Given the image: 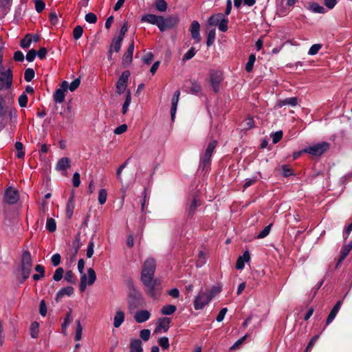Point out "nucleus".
I'll list each match as a JSON object with an SVG mask.
<instances>
[{
    "label": "nucleus",
    "instance_id": "f257e3e1",
    "mask_svg": "<svg viewBox=\"0 0 352 352\" xmlns=\"http://www.w3.org/2000/svg\"><path fill=\"white\" fill-rule=\"evenodd\" d=\"M156 268V262L153 258H148L144 263L142 272L141 281L146 287V292L153 298L160 296V288L157 280L154 279V273Z\"/></svg>",
    "mask_w": 352,
    "mask_h": 352
},
{
    "label": "nucleus",
    "instance_id": "f03ea898",
    "mask_svg": "<svg viewBox=\"0 0 352 352\" xmlns=\"http://www.w3.org/2000/svg\"><path fill=\"white\" fill-rule=\"evenodd\" d=\"M141 21L153 25H156L160 31L164 32L167 29H171L175 27L179 22V18L176 15H171L166 18H164L161 16L148 14L144 15L142 17Z\"/></svg>",
    "mask_w": 352,
    "mask_h": 352
},
{
    "label": "nucleus",
    "instance_id": "7ed1b4c3",
    "mask_svg": "<svg viewBox=\"0 0 352 352\" xmlns=\"http://www.w3.org/2000/svg\"><path fill=\"white\" fill-rule=\"evenodd\" d=\"M128 309L130 313H132L138 307H143L145 302L142 294L137 289L131 280L128 282Z\"/></svg>",
    "mask_w": 352,
    "mask_h": 352
},
{
    "label": "nucleus",
    "instance_id": "20e7f679",
    "mask_svg": "<svg viewBox=\"0 0 352 352\" xmlns=\"http://www.w3.org/2000/svg\"><path fill=\"white\" fill-rule=\"evenodd\" d=\"M21 267L22 272V280L21 282L23 283L29 277L32 267V261L29 251H25L23 253Z\"/></svg>",
    "mask_w": 352,
    "mask_h": 352
},
{
    "label": "nucleus",
    "instance_id": "39448f33",
    "mask_svg": "<svg viewBox=\"0 0 352 352\" xmlns=\"http://www.w3.org/2000/svg\"><path fill=\"white\" fill-rule=\"evenodd\" d=\"M12 72L10 68L6 69L0 67V90L8 89L12 85Z\"/></svg>",
    "mask_w": 352,
    "mask_h": 352
},
{
    "label": "nucleus",
    "instance_id": "423d86ee",
    "mask_svg": "<svg viewBox=\"0 0 352 352\" xmlns=\"http://www.w3.org/2000/svg\"><path fill=\"white\" fill-rule=\"evenodd\" d=\"M80 275L79 289L80 292H82L85 290L87 285H92L94 283L96 279V275L95 271L92 268H89L87 270V274L82 272Z\"/></svg>",
    "mask_w": 352,
    "mask_h": 352
},
{
    "label": "nucleus",
    "instance_id": "0eeeda50",
    "mask_svg": "<svg viewBox=\"0 0 352 352\" xmlns=\"http://www.w3.org/2000/svg\"><path fill=\"white\" fill-rule=\"evenodd\" d=\"M201 204V200L197 195L195 193L190 195L188 199L186 211L188 213V217L192 218L195 214L197 207Z\"/></svg>",
    "mask_w": 352,
    "mask_h": 352
},
{
    "label": "nucleus",
    "instance_id": "6e6552de",
    "mask_svg": "<svg viewBox=\"0 0 352 352\" xmlns=\"http://www.w3.org/2000/svg\"><path fill=\"white\" fill-rule=\"evenodd\" d=\"M329 148V144L322 142L305 148L303 151L315 156H320Z\"/></svg>",
    "mask_w": 352,
    "mask_h": 352
},
{
    "label": "nucleus",
    "instance_id": "1a4fd4ad",
    "mask_svg": "<svg viewBox=\"0 0 352 352\" xmlns=\"http://www.w3.org/2000/svg\"><path fill=\"white\" fill-rule=\"evenodd\" d=\"M212 299V295L201 290L194 300V308L196 310L202 309Z\"/></svg>",
    "mask_w": 352,
    "mask_h": 352
},
{
    "label": "nucleus",
    "instance_id": "9d476101",
    "mask_svg": "<svg viewBox=\"0 0 352 352\" xmlns=\"http://www.w3.org/2000/svg\"><path fill=\"white\" fill-rule=\"evenodd\" d=\"M129 76L130 72L129 70H125L122 73L116 83V93L118 94L121 95L125 91Z\"/></svg>",
    "mask_w": 352,
    "mask_h": 352
},
{
    "label": "nucleus",
    "instance_id": "9b49d317",
    "mask_svg": "<svg viewBox=\"0 0 352 352\" xmlns=\"http://www.w3.org/2000/svg\"><path fill=\"white\" fill-rule=\"evenodd\" d=\"M68 89V82L66 80L62 82L60 87L56 89L53 98L56 103H62L65 97V92Z\"/></svg>",
    "mask_w": 352,
    "mask_h": 352
},
{
    "label": "nucleus",
    "instance_id": "f8f14e48",
    "mask_svg": "<svg viewBox=\"0 0 352 352\" xmlns=\"http://www.w3.org/2000/svg\"><path fill=\"white\" fill-rule=\"evenodd\" d=\"M210 83L214 92H217L219 89L223 78L222 73L220 71H212L210 74Z\"/></svg>",
    "mask_w": 352,
    "mask_h": 352
},
{
    "label": "nucleus",
    "instance_id": "ddd939ff",
    "mask_svg": "<svg viewBox=\"0 0 352 352\" xmlns=\"http://www.w3.org/2000/svg\"><path fill=\"white\" fill-rule=\"evenodd\" d=\"M19 198V197L17 190L12 188H9L6 190L4 197L6 202L9 204H14L18 201Z\"/></svg>",
    "mask_w": 352,
    "mask_h": 352
},
{
    "label": "nucleus",
    "instance_id": "4468645a",
    "mask_svg": "<svg viewBox=\"0 0 352 352\" xmlns=\"http://www.w3.org/2000/svg\"><path fill=\"white\" fill-rule=\"evenodd\" d=\"M199 31V23L197 21H193L190 25V32L191 33L192 38L195 41L196 43L200 42L201 39Z\"/></svg>",
    "mask_w": 352,
    "mask_h": 352
},
{
    "label": "nucleus",
    "instance_id": "2eb2a0df",
    "mask_svg": "<svg viewBox=\"0 0 352 352\" xmlns=\"http://www.w3.org/2000/svg\"><path fill=\"white\" fill-rule=\"evenodd\" d=\"M134 50V41L132 40L129 44L127 51L124 53L122 57V63L124 65H129L131 63L133 60V54Z\"/></svg>",
    "mask_w": 352,
    "mask_h": 352
},
{
    "label": "nucleus",
    "instance_id": "dca6fc26",
    "mask_svg": "<svg viewBox=\"0 0 352 352\" xmlns=\"http://www.w3.org/2000/svg\"><path fill=\"white\" fill-rule=\"evenodd\" d=\"M133 317L136 322L142 323L147 321L150 318L151 314L148 310H140L135 313Z\"/></svg>",
    "mask_w": 352,
    "mask_h": 352
},
{
    "label": "nucleus",
    "instance_id": "f3484780",
    "mask_svg": "<svg viewBox=\"0 0 352 352\" xmlns=\"http://www.w3.org/2000/svg\"><path fill=\"white\" fill-rule=\"evenodd\" d=\"M6 113L7 108L6 106V100L0 94V131L6 126V122H4L3 117L6 116Z\"/></svg>",
    "mask_w": 352,
    "mask_h": 352
},
{
    "label": "nucleus",
    "instance_id": "a211bd4d",
    "mask_svg": "<svg viewBox=\"0 0 352 352\" xmlns=\"http://www.w3.org/2000/svg\"><path fill=\"white\" fill-rule=\"evenodd\" d=\"M180 96V91L179 90H177L172 98L171 100V109H170V116H171V120L172 121L174 120L176 111H177V107L179 102V98Z\"/></svg>",
    "mask_w": 352,
    "mask_h": 352
},
{
    "label": "nucleus",
    "instance_id": "6ab92c4d",
    "mask_svg": "<svg viewBox=\"0 0 352 352\" xmlns=\"http://www.w3.org/2000/svg\"><path fill=\"white\" fill-rule=\"evenodd\" d=\"M170 320L168 318H162L157 321V326L155 330V333H158L163 329L164 332H166L169 329V324Z\"/></svg>",
    "mask_w": 352,
    "mask_h": 352
},
{
    "label": "nucleus",
    "instance_id": "aec40b11",
    "mask_svg": "<svg viewBox=\"0 0 352 352\" xmlns=\"http://www.w3.org/2000/svg\"><path fill=\"white\" fill-rule=\"evenodd\" d=\"M124 318L125 315L124 311L121 310L116 311V314L113 317V327L115 328L120 327L124 321Z\"/></svg>",
    "mask_w": 352,
    "mask_h": 352
},
{
    "label": "nucleus",
    "instance_id": "412c9836",
    "mask_svg": "<svg viewBox=\"0 0 352 352\" xmlns=\"http://www.w3.org/2000/svg\"><path fill=\"white\" fill-rule=\"evenodd\" d=\"M342 305V301L339 300L336 302V304L334 305L331 311H330L327 319V324H330L336 318L338 311L340 310V308Z\"/></svg>",
    "mask_w": 352,
    "mask_h": 352
},
{
    "label": "nucleus",
    "instance_id": "4be33fe9",
    "mask_svg": "<svg viewBox=\"0 0 352 352\" xmlns=\"http://www.w3.org/2000/svg\"><path fill=\"white\" fill-rule=\"evenodd\" d=\"M351 249H352V241L348 245H345L342 247V248L341 250V252H340V256L338 261L336 267H338L342 262V261L346 257V256L348 255L349 252L351 250Z\"/></svg>",
    "mask_w": 352,
    "mask_h": 352
},
{
    "label": "nucleus",
    "instance_id": "5701e85b",
    "mask_svg": "<svg viewBox=\"0 0 352 352\" xmlns=\"http://www.w3.org/2000/svg\"><path fill=\"white\" fill-rule=\"evenodd\" d=\"M70 167V160L68 157L60 159L56 166L57 170H65Z\"/></svg>",
    "mask_w": 352,
    "mask_h": 352
},
{
    "label": "nucleus",
    "instance_id": "b1692460",
    "mask_svg": "<svg viewBox=\"0 0 352 352\" xmlns=\"http://www.w3.org/2000/svg\"><path fill=\"white\" fill-rule=\"evenodd\" d=\"M298 104V98L296 97L288 98L284 100H280L277 103L278 107H282L285 105H291L292 107L296 106Z\"/></svg>",
    "mask_w": 352,
    "mask_h": 352
},
{
    "label": "nucleus",
    "instance_id": "393cba45",
    "mask_svg": "<svg viewBox=\"0 0 352 352\" xmlns=\"http://www.w3.org/2000/svg\"><path fill=\"white\" fill-rule=\"evenodd\" d=\"M130 352H143L142 342L140 340H131L130 344Z\"/></svg>",
    "mask_w": 352,
    "mask_h": 352
},
{
    "label": "nucleus",
    "instance_id": "a878e982",
    "mask_svg": "<svg viewBox=\"0 0 352 352\" xmlns=\"http://www.w3.org/2000/svg\"><path fill=\"white\" fill-rule=\"evenodd\" d=\"M74 293V288L71 286L62 288L56 294V300H60L64 296H70Z\"/></svg>",
    "mask_w": 352,
    "mask_h": 352
},
{
    "label": "nucleus",
    "instance_id": "bb28decb",
    "mask_svg": "<svg viewBox=\"0 0 352 352\" xmlns=\"http://www.w3.org/2000/svg\"><path fill=\"white\" fill-rule=\"evenodd\" d=\"M223 13H217L210 16L208 20V25L209 26H217L219 25L221 17H223Z\"/></svg>",
    "mask_w": 352,
    "mask_h": 352
},
{
    "label": "nucleus",
    "instance_id": "cd10ccee",
    "mask_svg": "<svg viewBox=\"0 0 352 352\" xmlns=\"http://www.w3.org/2000/svg\"><path fill=\"white\" fill-rule=\"evenodd\" d=\"M75 205L74 200V195H72L68 199L66 207V215L67 218L71 219L74 212Z\"/></svg>",
    "mask_w": 352,
    "mask_h": 352
},
{
    "label": "nucleus",
    "instance_id": "c85d7f7f",
    "mask_svg": "<svg viewBox=\"0 0 352 352\" xmlns=\"http://www.w3.org/2000/svg\"><path fill=\"white\" fill-rule=\"evenodd\" d=\"M72 310L69 309V311L67 313L65 320H64V322L62 324V332L63 334L66 335L67 334V328L68 327V325L72 322V321L73 320V318L72 317Z\"/></svg>",
    "mask_w": 352,
    "mask_h": 352
},
{
    "label": "nucleus",
    "instance_id": "c756f323",
    "mask_svg": "<svg viewBox=\"0 0 352 352\" xmlns=\"http://www.w3.org/2000/svg\"><path fill=\"white\" fill-rule=\"evenodd\" d=\"M177 307L173 305H166L161 309V313L163 315H171L176 311Z\"/></svg>",
    "mask_w": 352,
    "mask_h": 352
},
{
    "label": "nucleus",
    "instance_id": "7c9ffc66",
    "mask_svg": "<svg viewBox=\"0 0 352 352\" xmlns=\"http://www.w3.org/2000/svg\"><path fill=\"white\" fill-rule=\"evenodd\" d=\"M131 102V91L129 90H127L126 95V99H125V101H124V102L122 105V113L123 114L126 113Z\"/></svg>",
    "mask_w": 352,
    "mask_h": 352
},
{
    "label": "nucleus",
    "instance_id": "2f4dec72",
    "mask_svg": "<svg viewBox=\"0 0 352 352\" xmlns=\"http://www.w3.org/2000/svg\"><path fill=\"white\" fill-rule=\"evenodd\" d=\"M122 42L121 38H114L112 40L110 48H112L113 52H118L120 50Z\"/></svg>",
    "mask_w": 352,
    "mask_h": 352
},
{
    "label": "nucleus",
    "instance_id": "473e14b6",
    "mask_svg": "<svg viewBox=\"0 0 352 352\" xmlns=\"http://www.w3.org/2000/svg\"><path fill=\"white\" fill-rule=\"evenodd\" d=\"M228 19L223 14V17H221V19L218 25L219 30L221 32H226L228 29Z\"/></svg>",
    "mask_w": 352,
    "mask_h": 352
},
{
    "label": "nucleus",
    "instance_id": "72a5a7b5",
    "mask_svg": "<svg viewBox=\"0 0 352 352\" xmlns=\"http://www.w3.org/2000/svg\"><path fill=\"white\" fill-rule=\"evenodd\" d=\"M155 6L160 12H165L167 9V3L164 0H155Z\"/></svg>",
    "mask_w": 352,
    "mask_h": 352
},
{
    "label": "nucleus",
    "instance_id": "f704fd0d",
    "mask_svg": "<svg viewBox=\"0 0 352 352\" xmlns=\"http://www.w3.org/2000/svg\"><path fill=\"white\" fill-rule=\"evenodd\" d=\"M46 228L50 232H54L56 229V223L54 219L47 218L46 222Z\"/></svg>",
    "mask_w": 352,
    "mask_h": 352
},
{
    "label": "nucleus",
    "instance_id": "c9c22d12",
    "mask_svg": "<svg viewBox=\"0 0 352 352\" xmlns=\"http://www.w3.org/2000/svg\"><path fill=\"white\" fill-rule=\"evenodd\" d=\"M39 324L37 322H34L30 326V334L33 338H36L38 334Z\"/></svg>",
    "mask_w": 352,
    "mask_h": 352
},
{
    "label": "nucleus",
    "instance_id": "e433bc0d",
    "mask_svg": "<svg viewBox=\"0 0 352 352\" xmlns=\"http://www.w3.org/2000/svg\"><path fill=\"white\" fill-rule=\"evenodd\" d=\"M217 144V140H212V142H210L208 144V146L206 148V152H205V155L207 157L208 156H212V152L214 150Z\"/></svg>",
    "mask_w": 352,
    "mask_h": 352
},
{
    "label": "nucleus",
    "instance_id": "4c0bfd02",
    "mask_svg": "<svg viewBox=\"0 0 352 352\" xmlns=\"http://www.w3.org/2000/svg\"><path fill=\"white\" fill-rule=\"evenodd\" d=\"M256 60V56L254 54H251L249 56L248 61L245 65V70L248 72H250L252 70L254 62Z\"/></svg>",
    "mask_w": 352,
    "mask_h": 352
},
{
    "label": "nucleus",
    "instance_id": "58836bf2",
    "mask_svg": "<svg viewBox=\"0 0 352 352\" xmlns=\"http://www.w3.org/2000/svg\"><path fill=\"white\" fill-rule=\"evenodd\" d=\"M215 30H211L208 32V36H207V41L206 44L207 46H210L214 43V39H215Z\"/></svg>",
    "mask_w": 352,
    "mask_h": 352
},
{
    "label": "nucleus",
    "instance_id": "ea45409f",
    "mask_svg": "<svg viewBox=\"0 0 352 352\" xmlns=\"http://www.w3.org/2000/svg\"><path fill=\"white\" fill-rule=\"evenodd\" d=\"M14 146H15L16 150L18 151L17 154H16V157L18 158H23L25 155V153L23 151V144L21 142H16L15 143Z\"/></svg>",
    "mask_w": 352,
    "mask_h": 352
},
{
    "label": "nucleus",
    "instance_id": "a19ab883",
    "mask_svg": "<svg viewBox=\"0 0 352 352\" xmlns=\"http://www.w3.org/2000/svg\"><path fill=\"white\" fill-rule=\"evenodd\" d=\"M31 43V35L28 34L21 41V47L23 48H28Z\"/></svg>",
    "mask_w": 352,
    "mask_h": 352
},
{
    "label": "nucleus",
    "instance_id": "79ce46f5",
    "mask_svg": "<svg viewBox=\"0 0 352 352\" xmlns=\"http://www.w3.org/2000/svg\"><path fill=\"white\" fill-rule=\"evenodd\" d=\"M76 331L75 335V340L76 341H79L81 339L82 332V327L81 326L80 322L79 320H76Z\"/></svg>",
    "mask_w": 352,
    "mask_h": 352
},
{
    "label": "nucleus",
    "instance_id": "37998d69",
    "mask_svg": "<svg viewBox=\"0 0 352 352\" xmlns=\"http://www.w3.org/2000/svg\"><path fill=\"white\" fill-rule=\"evenodd\" d=\"M34 71L33 69L28 68L25 71L24 78L27 82H30L34 77Z\"/></svg>",
    "mask_w": 352,
    "mask_h": 352
},
{
    "label": "nucleus",
    "instance_id": "c03bdc74",
    "mask_svg": "<svg viewBox=\"0 0 352 352\" xmlns=\"http://www.w3.org/2000/svg\"><path fill=\"white\" fill-rule=\"evenodd\" d=\"M64 274V270L63 267H58L55 270V272L53 275V279L55 281H59L62 279Z\"/></svg>",
    "mask_w": 352,
    "mask_h": 352
},
{
    "label": "nucleus",
    "instance_id": "a18cd8bd",
    "mask_svg": "<svg viewBox=\"0 0 352 352\" xmlns=\"http://www.w3.org/2000/svg\"><path fill=\"white\" fill-rule=\"evenodd\" d=\"M190 92L193 94H197L201 91V86L195 80H190Z\"/></svg>",
    "mask_w": 352,
    "mask_h": 352
},
{
    "label": "nucleus",
    "instance_id": "49530a36",
    "mask_svg": "<svg viewBox=\"0 0 352 352\" xmlns=\"http://www.w3.org/2000/svg\"><path fill=\"white\" fill-rule=\"evenodd\" d=\"M83 33V28L80 25H77L73 31V36L76 40L79 39Z\"/></svg>",
    "mask_w": 352,
    "mask_h": 352
},
{
    "label": "nucleus",
    "instance_id": "de8ad7c7",
    "mask_svg": "<svg viewBox=\"0 0 352 352\" xmlns=\"http://www.w3.org/2000/svg\"><path fill=\"white\" fill-rule=\"evenodd\" d=\"M311 10L316 13H324L325 9L323 6H320L318 3H313L310 6Z\"/></svg>",
    "mask_w": 352,
    "mask_h": 352
},
{
    "label": "nucleus",
    "instance_id": "09e8293b",
    "mask_svg": "<svg viewBox=\"0 0 352 352\" xmlns=\"http://www.w3.org/2000/svg\"><path fill=\"white\" fill-rule=\"evenodd\" d=\"M65 280L71 284H75L76 280L74 274L71 270H68L66 272L65 275Z\"/></svg>",
    "mask_w": 352,
    "mask_h": 352
},
{
    "label": "nucleus",
    "instance_id": "8fccbe9b",
    "mask_svg": "<svg viewBox=\"0 0 352 352\" xmlns=\"http://www.w3.org/2000/svg\"><path fill=\"white\" fill-rule=\"evenodd\" d=\"M107 196V194L104 189L100 190L98 195V201L101 205L104 204L106 202Z\"/></svg>",
    "mask_w": 352,
    "mask_h": 352
},
{
    "label": "nucleus",
    "instance_id": "3c124183",
    "mask_svg": "<svg viewBox=\"0 0 352 352\" xmlns=\"http://www.w3.org/2000/svg\"><path fill=\"white\" fill-rule=\"evenodd\" d=\"M248 337V335H245L242 338H241L239 340H238L231 347L230 350L234 351L239 348V346L245 342Z\"/></svg>",
    "mask_w": 352,
    "mask_h": 352
},
{
    "label": "nucleus",
    "instance_id": "603ef678",
    "mask_svg": "<svg viewBox=\"0 0 352 352\" xmlns=\"http://www.w3.org/2000/svg\"><path fill=\"white\" fill-rule=\"evenodd\" d=\"M195 55V50L194 47H191L182 58L183 61H186L191 59Z\"/></svg>",
    "mask_w": 352,
    "mask_h": 352
},
{
    "label": "nucleus",
    "instance_id": "864d4df0",
    "mask_svg": "<svg viewBox=\"0 0 352 352\" xmlns=\"http://www.w3.org/2000/svg\"><path fill=\"white\" fill-rule=\"evenodd\" d=\"M35 3V9L37 12L40 13L41 12L45 7V4L42 0H34Z\"/></svg>",
    "mask_w": 352,
    "mask_h": 352
},
{
    "label": "nucleus",
    "instance_id": "5fc2aeb1",
    "mask_svg": "<svg viewBox=\"0 0 352 352\" xmlns=\"http://www.w3.org/2000/svg\"><path fill=\"white\" fill-rule=\"evenodd\" d=\"M271 137L272 138V142L274 144H276L277 142H278L282 137H283V131H276L274 133H272L271 134Z\"/></svg>",
    "mask_w": 352,
    "mask_h": 352
},
{
    "label": "nucleus",
    "instance_id": "6e6d98bb",
    "mask_svg": "<svg viewBox=\"0 0 352 352\" xmlns=\"http://www.w3.org/2000/svg\"><path fill=\"white\" fill-rule=\"evenodd\" d=\"M159 344L164 349H168L169 348V340L167 337H162L158 340Z\"/></svg>",
    "mask_w": 352,
    "mask_h": 352
},
{
    "label": "nucleus",
    "instance_id": "4d7b16f0",
    "mask_svg": "<svg viewBox=\"0 0 352 352\" xmlns=\"http://www.w3.org/2000/svg\"><path fill=\"white\" fill-rule=\"evenodd\" d=\"M80 83V78H76L74 80H73L70 85L68 84V89L70 90V91H75Z\"/></svg>",
    "mask_w": 352,
    "mask_h": 352
},
{
    "label": "nucleus",
    "instance_id": "13d9d810",
    "mask_svg": "<svg viewBox=\"0 0 352 352\" xmlns=\"http://www.w3.org/2000/svg\"><path fill=\"white\" fill-rule=\"evenodd\" d=\"M151 336V331L149 329H144L140 331V336L144 341L149 340Z\"/></svg>",
    "mask_w": 352,
    "mask_h": 352
},
{
    "label": "nucleus",
    "instance_id": "bf43d9fd",
    "mask_svg": "<svg viewBox=\"0 0 352 352\" xmlns=\"http://www.w3.org/2000/svg\"><path fill=\"white\" fill-rule=\"evenodd\" d=\"M271 226H272V224H270L268 225L267 226H266L258 235H257V238L258 239H263L265 236H267L270 232V230H271Z\"/></svg>",
    "mask_w": 352,
    "mask_h": 352
},
{
    "label": "nucleus",
    "instance_id": "052dcab7",
    "mask_svg": "<svg viewBox=\"0 0 352 352\" xmlns=\"http://www.w3.org/2000/svg\"><path fill=\"white\" fill-rule=\"evenodd\" d=\"M85 21L89 23H95L97 21V16L94 13H88L85 15Z\"/></svg>",
    "mask_w": 352,
    "mask_h": 352
},
{
    "label": "nucleus",
    "instance_id": "680f3d73",
    "mask_svg": "<svg viewBox=\"0 0 352 352\" xmlns=\"http://www.w3.org/2000/svg\"><path fill=\"white\" fill-rule=\"evenodd\" d=\"M321 47L322 45L320 44H314L309 48L308 53L310 55H315L318 52Z\"/></svg>",
    "mask_w": 352,
    "mask_h": 352
},
{
    "label": "nucleus",
    "instance_id": "e2e57ef3",
    "mask_svg": "<svg viewBox=\"0 0 352 352\" xmlns=\"http://www.w3.org/2000/svg\"><path fill=\"white\" fill-rule=\"evenodd\" d=\"M28 103V96L25 94H22L19 98V104L21 107H26Z\"/></svg>",
    "mask_w": 352,
    "mask_h": 352
},
{
    "label": "nucleus",
    "instance_id": "0e129e2a",
    "mask_svg": "<svg viewBox=\"0 0 352 352\" xmlns=\"http://www.w3.org/2000/svg\"><path fill=\"white\" fill-rule=\"evenodd\" d=\"M10 120L12 122L16 123L17 118V111L15 109H11L8 111Z\"/></svg>",
    "mask_w": 352,
    "mask_h": 352
},
{
    "label": "nucleus",
    "instance_id": "69168bd1",
    "mask_svg": "<svg viewBox=\"0 0 352 352\" xmlns=\"http://www.w3.org/2000/svg\"><path fill=\"white\" fill-rule=\"evenodd\" d=\"M94 243L93 240H91L89 242L87 249V256L88 258H91L94 254Z\"/></svg>",
    "mask_w": 352,
    "mask_h": 352
},
{
    "label": "nucleus",
    "instance_id": "338daca9",
    "mask_svg": "<svg viewBox=\"0 0 352 352\" xmlns=\"http://www.w3.org/2000/svg\"><path fill=\"white\" fill-rule=\"evenodd\" d=\"M60 259L61 256L59 254H54L51 258L52 265L55 267L58 266L60 263Z\"/></svg>",
    "mask_w": 352,
    "mask_h": 352
},
{
    "label": "nucleus",
    "instance_id": "774afa93",
    "mask_svg": "<svg viewBox=\"0 0 352 352\" xmlns=\"http://www.w3.org/2000/svg\"><path fill=\"white\" fill-rule=\"evenodd\" d=\"M36 56V50H33V49H32V50H30L28 52V54H27V55H26V60H27L28 61H29V62H32V61L34 60V58H35Z\"/></svg>",
    "mask_w": 352,
    "mask_h": 352
}]
</instances>
